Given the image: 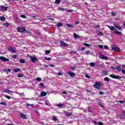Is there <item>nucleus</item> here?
I'll return each instance as SVG.
<instances>
[{
    "mask_svg": "<svg viewBox=\"0 0 125 125\" xmlns=\"http://www.w3.org/2000/svg\"><path fill=\"white\" fill-rule=\"evenodd\" d=\"M74 37L75 39H78L79 38L78 34L76 33H74Z\"/></svg>",
    "mask_w": 125,
    "mask_h": 125,
    "instance_id": "e433bc0d",
    "label": "nucleus"
},
{
    "mask_svg": "<svg viewBox=\"0 0 125 125\" xmlns=\"http://www.w3.org/2000/svg\"><path fill=\"white\" fill-rule=\"evenodd\" d=\"M17 30L19 33H24V32H25L26 31V27L24 26L22 27H18Z\"/></svg>",
    "mask_w": 125,
    "mask_h": 125,
    "instance_id": "f03ea898",
    "label": "nucleus"
},
{
    "mask_svg": "<svg viewBox=\"0 0 125 125\" xmlns=\"http://www.w3.org/2000/svg\"><path fill=\"white\" fill-rule=\"evenodd\" d=\"M109 77H111V78H112V79H116V80H120L122 78V77H120L118 75H116L115 74L114 75H110Z\"/></svg>",
    "mask_w": 125,
    "mask_h": 125,
    "instance_id": "39448f33",
    "label": "nucleus"
},
{
    "mask_svg": "<svg viewBox=\"0 0 125 125\" xmlns=\"http://www.w3.org/2000/svg\"><path fill=\"white\" fill-rule=\"evenodd\" d=\"M107 26L109 29H110V31H115V27H114L113 26L107 25Z\"/></svg>",
    "mask_w": 125,
    "mask_h": 125,
    "instance_id": "dca6fc26",
    "label": "nucleus"
},
{
    "mask_svg": "<svg viewBox=\"0 0 125 125\" xmlns=\"http://www.w3.org/2000/svg\"><path fill=\"white\" fill-rule=\"evenodd\" d=\"M117 102L118 103H121V104H124V103H125V101H118Z\"/></svg>",
    "mask_w": 125,
    "mask_h": 125,
    "instance_id": "c9c22d12",
    "label": "nucleus"
},
{
    "mask_svg": "<svg viewBox=\"0 0 125 125\" xmlns=\"http://www.w3.org/2000/svg\"><path fill=\"white\" fill-rule=\"evenodd\" d=\"M85 77L87 78V79H90V77L87 74L85 75Z\"/></svg>",
    "mask_w": 125,
    "mask_h": 125,
    "instance_id": "052dcab7",
    "label": "nucleus"
},
{
    "mask_svg": "<svg viewBox=\"0 0 125 125\" xmlns=\"http://www.w3.org/2000/svg\"><path fill=\"white\" fill-rule=\"evenodd\" d=\"M21 18L25 19L26 18V16L25 15H21Z\"/></svg>",
    "mask_w": 125,
    "mask_h": 125,
    "instance_id": "6e6d98bb",
    "label": "nucleus"
},
{
    "mask_svg": "<svg viewBox=\"0 0 125 125\" xmlns=\"http://www.w3.org/2000/svg\"><path fill=\"white\" fill-rule=\"evenodd\" d=\"M57 26L58 27H62V26H63V24H62V23L59 22V23H58Z\"/></svg>",
    "mask_w": 125,
    "mask_h": 125,
    "instance_id": "c756f323",
    "label": "nucleus"
},
{
    "mask_svg": "<svg viewBox=\"0 0 125 125\" xmlns=\"http://www.w3.org/2000/svg\"><path fill=\"white\" fill-rule=\"evenodd\" d=\"M103 74L104 75V76H107L108 75V72H107V71H103Z\"/></svg>",
    "mask_w": 125,
    "mask_h": 125,
    "instance_id": "5701e85b",
    "label": "nucleus"
},
{
    "mask_svg": "<svg viewBox=\"0 0 125 125\" xmlns=\"http://www.w3.org/2000/svg\"><path fill=\"white\" fill-rule=\"evenodd\" d=\"M116 70L118 71V72H121L122 71V67L119 65H116Z\"/></svg>",
    "mask_w": 125,
    "mask_h": 125,
    "instance_id": "ddd939ff",
    "label": "nucleus"
},
{
    "mask_svg": "<svg viewBox=\"0 0 125 125\" xmlns=\"http://www.w3.org/2000/svg\"><path fill=\"white\" fill-rule=\"evenodd\" d=\"M85 50V48L83 47L79 50V51H83V50Z\"/></svg>",
    "mask_w": 125,
    "mask_h": 125,
    "instance_id": "ea45409f",
    "label": "nucleus"
},
{
    "mask_svg": "<svg viewBox=\"0 0 125 125\" xmlns=\"http://www.w3.org/2000/svg\"><path fill=\"white\" fill-rule=\"evenodd\" d=\"M19 71H21V69L19 68H16L14 69V72H15V73H18Z\"/></svg>",
    "mask_w": 125,
    "mask_h": 125,
    "instance_id": "aec40b11",
    "label": "nucleus"
},
{
    "mask_svg": "<svg viewBox=\"0 0 125 125\" xmlns=\"http://www.w3.org/2000/svg\"><path fill=\"white\" fill-rule=\"evenodd\" d=\"M44 59H45V60H47V61H49V60H50V58L44 57Z\"/></svg>",
    "mask_w": 125,
    "mask_h": 125,
    "instance_id": "3c124183",
    "label": "nucleus"
},
{
    "mask_svg": "<svg viewBox=\"0 0 125 125\" xmlns=\"http://www.w3.org/2000/svg\"><path fill=\"white\" fill-rule=\"evenodd\" d=\"M45 105H49V106H51V104H48V103H45Z\"/></svg>",
    "mask_w": 125,
    "mask_h": 125,
    "instance_id": "0e129e2a",
    "label": "nucleus"
},
{
    "mask_svg": "<svg viewBox=\"0 0 125 125\" xmlns=\"http://www.w3.org/2000/svg\"><path fill=\"white\" fill-rule=\"evenodd\" d=\"M70 52L71 53V54H76V52L75 50H72L70 51Z\"/></svg>",
    "mask_w": 125,
    "mask_h": 125,
    "instance_id": "4c0bfd02",
    "label": "nucleus"
},
{
    "mask_svg": "<svg viewBox=\"0 0 125 125\" xmlns=\"http://www.w3.org/2000/svg\"><path fill=\"white\" fill-rule=\"evenodd\" d=\"M4 91L6 92V93H8L9 94H10V93H13V91H10L8 89L4 90Z\"/></svg>",
    "mask_w": 125,
    "mask_h": 125,
    "instance_id": "f3484780",
    "label": "nucleus"
},
{
    "mask_svg": "<svg viewBox=\"0 0 125 125\" xmlns=\"http://www.w3.org/2000/svg\"><path fill=\"white\" fill-rule=\"evenodd\" d=\"M111 69H113V70H116L117 66L115 67L114 66H111Z\"/></svg>",
    "mask_w": 125,
    "mask_h": 125,
    "instance_id": "09e8293b",
    "label": "nucleus"
},
{
    "mask_svg": "<svg viewBox=\"0 0 125 125\" xmlns=\"http://www.w3.org/2000/svg\"><path fill=\"white\" fill-rule=\"evenodd\" d=\"M60 0H56L55 1V3H56V4H59V3H60Z\"/></svg>",
    "mask_w": 125,
    "mask_h": 125,
    "instance_id": "72a5a7b5",
    "label": "nucleus"
},
{
    "mask_svg": "<svg viewBox=\"0 0 125 125\" xmlns=\"http://www.w3.org/2000/svg\"><path fill=\"white\" fill-rule=\"evenodd\" d=\"M99 47L100 48H103V45H99Z\"/></svg>",
    "mask_w": 125,
    "mask_h": 125,
    "instance_id": "69168bd1",
    "label": "nucleus"
},
{
    "mask_svg": "<svg viewBox=\"0 0 125 125\" xmlns=\"http://www.w3.org/2000/svg\"><path fill=\"white\" fill-rule=\"evenodd\" d=\"M66 26H67V27H70L71 28H73V25L71 24H67Z\"/></svg>",
    "mask_w": 125,
    "mask_h": 125,
    "instance_id": "4d7b16f0",
    "label": "nucleus"
},
{
    "mask_svg": "<svg viewBox=\"0 0 125 125\" xmlns=\"http://www.w3.org/2000/svg\"><path fill=\"white\" fill-rule=\"evenodd\" d=\"M30 60L31 62L35 63V62H37V61H38V59L35 57L30 56Z\"/></svg>",
    "mask_w": 125,
    "mask_h": 125,
    "instance_id": "423d86ee",
    "label": "nucleus"
},
{
    "mask_svg": "<svg viewBox=\"0 0 125 125\" xmlns=\"http://www.w3.org/2000/svg\"><path fill=\"white\" fill-rule=\"evenodd\" d=\"M20 116H21V119H27V116H26V115H25L23 113H21Z\"/></svg>",
    "mask_w": 125,
    "mask_h": 125,
    "instance_id": "2eb2a0df",
    "label": "nucleus"
},
{
    "mask_svg": "<svg viewBox=\"0 0 125 125\" xmlns=\"http://www.w3.org/2000/svg\"><path fill=\"white\" fill-rule=\"evenodd\" d=\"M90 66H91V67H94L95 66V63L94 62H90Z\"/></svg>",
    "mask_w": 125,
    "mask_h": 125,
    "instance_id": "473e14b6",
    "label": "nucleus"
},
{
    "mask_svg": "<svg viewBox=\"0 0 125 125\" xmlns=\"http://www.w3.org/2000/svg\"><path fill=\"white\" fill-rule=\"evenodd\" d=\"M53 121H57V118L56 117H53Z\"/></svg>",
    "mask_w": 125,
    "mask_h": 125,
    "instance_id": "13d9d810",
    "label": "nucleus"
},
{
    "mask_svg": "<svg viewBox=\"0 0 125 125\" xmlns=\"http://www.w3.org/2000/svg\"><path fill=\"white\" fill-rule=\"evenodd\" d=\"M8 50H9V51H11V52H12V53H15V52H16L15 49L12 48L11 46L8 47Z\"/></svg>",
    "mask_w": 125,
    "mask_h": 125,
    "instance_id": "0eeeda50",
    "label": "nucleus"
},
{
    "mask_svg": "<svg viewBox=\"0 0 125 125\" xmlns=\"http://www.w3.org/2000/svg\"><path fill=\"white\" fill-rule=\"evenodd\" d=\"M49 67H52L55 66L54 64H49Z\"/></svg>",
    "mask_w": 125,
    "mask_h": 125,
    "instance_id": "680f3d73",
    "label": "nucleus"
},
{
    "mask_svg": "<svg viewBox=\"0 0 125 125\" xmlns=\"http://www.w3.org/2000/svg\"><path fill=\"white\" fill-rule=\"evenodd\" d=\"M94 87L97 89H101V83L99 82H96L95 84L94 85Z\"/></svg>",
    "mask_w": 125,
    "mask_h": 125,
    "instance_id": "f257e3e1",
    "label": "nucleus"
},
{
    "mask_svg": "<svg viewBox=\"0 0 125 125\" xmlns=\"http://www.w3.org/2000/svg\"><path fill=\"white\" fill-rule=\"evenodd\" d=\"M114 25L115 28H116V29H119V30H122V27L120 26V25L117 24H114Z\"/></svg>",
    "mask_w": 125,
    "mask_h": 125,
    "instance_id": "4468645a",
    "label": "nucleus"
},
{
    "mask_svg": "<svg viewBox=\"0 0 125 125\" xmlns=\"http://www.w3.org/2000/svg\"><path fill=\"white\" fill-rule=\"evenodd\" d=\"M25 33L27 34V35H32V33H31V32L27 31V29H25Z\"/></svg>",
    "mask_w": 125,
    "mask_h": 125,
    "instance_id": "7c9ffc66",
    "label": "nucleus"
},
{
    "mask_svg": "<svg viewBox=\"0 0 125 125\" xmlns=\"http://www.w3.org/2000/svg\"><path fill=\"white\" fill-rule=\"evenodd\" d=\"M45 54H49V53H50V50H45Z\"/></svg>",
    "mask_w": 125,
    "mask_h": 125,
    "instance_id": "a18cd8bd",
    "label": "nucleus"
},
{
    "mask_svg": "<svg viewBox=\"0 0 125 125\" xmlns=\"http://www.w3.org/2000/svg\"><path fill=\"white\" fill-rule=\"evenodd\" d=\"M4 71L5 72H11V69H9L8 70H6V69H4Z\"/></svg>",
    "mask_w": 125,
    "mask_h": 125,
    "instance_id": "8fccbe9b",
    "label": "nucleus"
},
{
    "mask_svg": "<svg viewBox=\"0 0 125 125\" xmlns=\"http://www.w3.org/2000/svg\"><path fill=\"white\" fill-rule=\"evenodd\" d=\"M12 57L14 58V59H16L17 58V55H14Z\"/></svg>",
    "mask_w": 125,
    "mask_h": 125,
    "instance_id": "603ef678",
    "label": "nucleus"
},
{
    "mask_svg": "<svg viewBox=\"0 0 125 125\" xmlns=\"http://www.w3.org/2000/svg\"><path fill=\"white\" fill-rule=\"evenodd\" d=\"M122 72L123 74H124V75H125V71L124 69L122 70Z\"/></svg>",
    "mask_w": 125,
    "mask_h": 125,
    "instance_id": "774afa93",
    "label": "nucleus"
},
{
    "mask_svg": "<svg viewBox=\"0 0 125 125\" xmlns=\"http://www.w3.org/2000/svg\"><path fill=\"white\" fill-rule=\"evenodd\" d=\"M60 42L61 46L65 47L69 46V45L66 43L65 42H64V41H61Z\"/></svg>",
    "mask_w": 125,
    "mask_h": 125,
    "instance_id": "6e6552de",
    "label": "nucleus"
},
{
    "mask_svg": "<svg viewBox=\"0 0 125 125\" xmlns=\"http://www.w3.org/2000/svg\"><path fill=\"white\" fill-rule=\"evenodd\" d=\"M67 11H68V12H74V10L72 9L67 10Z\"/></svg>",
    "mask_w": 125,
    "mask_h": 125,
    "instance_id": "bf43d9fd",
    "label": "nucleus"
},
{
    "mask_svg": "<svg viewBox=\"0 0 125 125\" xmlns=\"http://www.w3.org/2000/svg\"><path fill=\"white\" fill-rule=\"evenodd\" d=\"M72 115V112L69 113V112H65V116L67 117H70Z\"/></svg>",
    "mask_w": 125,
    "mask_h": 125,
    "instance_id": "6ab92c4d",
    "label": "nucleus"
},
{
    "mask_svg": "<svg viewBox=\"0 0 125 125\" xmlns=\"http://www.w3.org/2000/svg\"><path fill=\"white\" fill-rule=\"evenodd\" d=\"M20 62L22 64H24L25 63V60L23 59H21V60L20 61Z\"/></svg>",
    "mask_w": 125,
    "mask_h": 125,
    "instance_id": "a878e982",
    "label": "nucleus"
},
{
    "mask_svg": "<svg viewBox=\"0 0 125 125\" xmlns=\"http://www.w3.org/2000/svg\"><path fill=\"white\" fill-rule=\"evenodd\" d=\"M47 94V93L46 92L42 91L41 93V97H43L45 96Z\"/></svg>",
    "mask_w": 125,
    "mask_h": 125,
    "instance_id": "9b49d317",
    "label": "nucleus"
},
{
    "mask_svg": "<svg viewBox=\"0 0 125 125\" xmlns=\"http://www.w3.org/2000/svg\"><path fill=\"white\" fill-rule=\"evenodd\" d=\"M19 95H20V96H25V94H24V93H18Z\"/></svg>",
    "mask_w": 125,
    "mask_h": 125,
    "instance_id": "a19ab883",
    "label": "nucleus"
},
{
    "mask_svg": "<svg viewBox=\"0 0 125 125\" xmlns=\"http://www.w3.org/2000/svg\"><path fill=\"white\" fill-rule=\"evenodd\" d=\"M114 33L116 34V35H122V32L120 31H118L116 30H115Z\"/></svg>",
    "mask_w": 125,
    "mask_h": 125,
    "instance_id": "412c9836",
    "label": "nucleus"
},
{
    "mask_svg": "<svg viewBox=\"0 0 125 125\" xmlns=\"http://www.w3.org/2000/svg\"><path fill=\"white\" fill-rule=\"evenodd\" d=\"M0 20L1 21H5V17H0Z\"/></svg>",
    "mask_w": 125,
    "mask_h": 125,
    "instance_id": "393cba45",
    "label": "nucleus"
},
{
    "mask_svg": "<svg viewBox=\"0 0 125 125\" xmlns=\"http://www.w3.org/2000/svg\"><path fill=\"white\" fill-rule=\"evenodd\" d=\"M62 94H67V93L66 92V91H63L62 92Z\"/></svg>",
    "mask_w": 125,
    "mask_h": 125,
    "instance_id": "338daca9",
    "label": "nucleus"
},
{
    "mask_svg": "<svg viewBox=\"0 0 125 125\" xmlns=\"http://www.w3.org/2000/svg\"><path fill=\"white\" fill-rule=\"evenodd\" d=\"M59 10H62V11H64L65 9L62 8H58Z\"/></svg>",
    "mask_w": 125,
    "mask_h": 125,
    "instance_id": "864d4df0",
    "label": "nucleus"
},
{
    "mask_svg": "<svg viewBox=\"0 0 125 125\" xmlns=\"http://www.w3.org/2000/svg\"><path fill=\"white\" fill-rule=\"evenodd\" d=\"M57 107H59V108L62 107V106H64V104H57Z\"/></svg>",
    "mask_w": 125,
    "mask_h": 125,
    "instance_id": "b1692460",
    "label": "nucleus"
},
{
    "mask_svg": "<svg viewBox=\"0 0 125 125\" xmlns=\"http://www.w3.org/2000/svg\"><path fill=\"white\" fill-rule=\"evenodd\" d=\"M0 7L1 9L2 10H5V11H6L8 8V7H5L4 6H0Z\"/></svg>",
    "mask_w": 125,
    "mask_h": 125,
    "instance_id": "f8f14e48",
    "label": "nucleus"
},
{
    "mask_svg": "<svg viewBox=\"0 0 125 125\" xmlns=\"http://www.w3.org/2000/svg\"><path fill=\"white\" fill-rule=\"evenodd\" d=\"M100 57L101 59H103V60H108V57L103 55H100Z\"/></svg>",
    "mask_w": 125,
    "mask_h": 125,
    "instance_id": "1a4fd4ad",
    "label": "nucleus"
},
{
    "mask_svg": "<svg viewBox=\"0 0 125 125\" xmlns=\"http://www.w3.org/2000/svg\"><path fill=\"white\" fill-rule=\"evenodd\" d=\"M104 81L105 82H110V79H109V78H108V77H105V78H104Z\"/></svg>",
    "mask_w": 125,
    "mask_h": 125,
    "instance_id": "bb28decb",
    "label": "nucleus"
},
{
    "mask_svg": "<svg viewBox=\"0 0 125 125\" xmlns=\"http://www.w3.org/2000/svg\"><path fill=\"white\" fill-rule=\"evenodd\" d=\"M27 107H30V106H31V107H34V104H26Z\"/></svg>",
    "mask_w": 125,
    "mask_h": 125,
    "instance_id": "de8ad7c7",
    "label": "nucleus"
},
{
    "mask_svg": "<svg viewBox=\"0 0 125 125\" xmlns=\"http://www.w3.org/2000/svg\"><path fill=\"white\" fill-rule=\"evenodd\" d=\"M0 105H2L3 106H5L6 105V103L3 102V103H0Z\"/></svg>",
    "mask_w": 125,
    "mask_h": 125,
    "instance_id": "c03bdc74",
    "label": "nucleus"
},
{
    "mask_svg": "<svg viewBox=\"0 0 125 125\" xmlns=\"http://www.w3.org/2000/svg\"><path fill=\"white\" fill-rule=\"evenodd\" d=\"M36 80L37 81V82H41V81H42V78L39 77V78H37L36 79Z\"/></svg>",
    "mask_w": 125,
    "mask_h": 125,
    "instance_id": "58836bf2",
    "label": "nucleus"
},
{
    "mask_svg": "<svg viewBox=\"0 0 125 125\" xmlns=\"http://www.w3.org/2000/svg\"><path fill=\"white\" fill-rule=\"evenodd\" d=\"M98 35L99 36H103V33H102L101 31H98Z\"/></svg>",
    "mask_w": 125,
    "mask_h": 125,
    "instance_id": "f704fd0d",
    "label": "nucleus"
},
{
    "mask_svg": "<svg viewBox=\"0 0 125 125\" xmlns=\"http://www.w3.org/2000/svg\"><path fill=\"white\" fill-rule=\"evenodd\" d=\"M83 45H84V46H87V47H89L91 46L90 44L86 43H84Z\"/></svg>",
    "mask_w": 125,
    "mask_h": 125,
    "instance_id": "cd10ccee",
    "label": "nucleus"
},
{
    "mask_svg": "<svg viewBox=\"0 0 125 125\" xmlns=\"http://www.w3.org/2000/svg\"><path fill=\"white\" fill-rule=\"evenodd\" d=\"M111 15H112V16H116V15H117V13H116V12H112L111 13Z\"/></svg>",
    "mask_w": 125,
    "mask_h": 125,
    "instance_id": "49530a36",
    "label": "nucleus"
},
{
    "mask_svg": "<svg viewBox=\"0 0 125 125\" xmlns=\"http://www.w3.org/2000/svg\"><path fill=\"white\" fill-rule=\"evenodd\" d=\"M39 85L40 87H44V84L43 83H40Z\"/></svg>",
    "mask_w": 125,
    "mask_h": 125,
    "instance_id": "2f4dec72",
    "label": "nucleus"
},
{
    "mask_svg": "<svg viewBox=\"0 0 125 125\" xmlns=\"http://www.w3.org/2000/svg\"><path fill=\"white\" fill-rule=\"evenodd\" d=\"M85 54L86 55H89V54H91V52L90 51H85Z\"/></svg>",
    "mask_w": 125,
    "mask_h": 125,
    "instance_id": "4be33fe9",
    "label": "nucleus"
},
{
    "mask_svg": "<svg viewBox=\"0 0 125 125\" xmlns=\"http://www.w3.org/2000/svg\"><path fill=\"white\" fill-rule=\"evenodd\" d=\"M68 73L70 77H75V73H74L72 72H70V71L68 72Z\"/></svg>",
    "mask_w": 125,
    "mask_h": 125,
    "instance_id": "a211bd4d",
    "label": "nucleus"
},
{
    "mask_svg": "<svg viewBox=\"0 0 125 125\" xmlns=\"http://www.w3.org/2000/svg\"><path fill=\"white\" fill-rule=\"evenodd\" d=\"M5 98H7L8 100L11 99V97L9 96H7V95H5Z\"/></svg>",
    "mask_w": 125,
    "mask_h": 125,
    "instance_id": "37998d69",
    "label": "nucleus"
},
{
    "mask_svg": "<svg viewBox=\"0 0 125 125\" xmlns=\"http://www.w3.org/2000/svg\"><path fill=\"white\" fill-rule=\"evenodd\" d=\"M0 60H1V61H3V62H9V59L5 58V57H3V56L0 57Z\"/></svg>",
    "mask_w": 125,
    "mask_h": 125,
    "instance_id": "20e7f679",
    "label": "nucleus"
},
{
    "mask_svg": "<svg viewBox=\"0 0 125 125\" xmlns=\"http://www.w3.org/2000/svg\"><path fill=\"white\" fill-rule=\"evenodd\" d=\"M125 118V112L123 111L122 114L120 115V119H124Z\"/></svg>",
    "mask_w": 125,
    "mask_h": 125,
    "instance_id": "9d476101",
    "label": "nucleus"
},
{
    "mask_svg": "<svg viewBox=\"0 0 125 125\" xmlns=\"http://www.w3.org/2000/svg\"><path fill=\"white\" fill-rule=\"evenodd\" d=\"M58 76H62V74L61 72H58Z\"/></svg>",
    "mask_w": 125,
    "mask_h": 125,
    "instance_id": "e2e57ef3",
    "label": "nucleus"
},
{
    "mask_svg": "<svg viewBox=\"0 0 125 125\" xmlns=\"http://www.w3.org/2000/svg\"><path fill=\"white\" fill-rule=\"evenodd\" d=\"M3 25L4 26H5L6 27H7V26L9 25V23L8 22H6V23H3Z\"/></svg>",
    "mask_w": 125,
    "mask_h": 125,
    "instance_id": "79ce46f5",
    "label": "nucleus"
},
{
    "mask_svg": "<svg viewBox=\"0 0 125 125\" xmlns=\"http://www.w3.org/2000/svg\"><path fill=\"white\" fill-rule=\"evenodd\" d=\"M112 50H113L114 51H121V49L119 47H117V46L113 45L111 47Z\"/></svg>",
    "mask_w": 125,
    "mask_h": 125,
    "instance_id": "7ed1b4c3",
    "label": "nucleus"
},
{
    "mask_svg": "<svg viewBox=\"0 0 125 125\" xmlns=\"http://www.w3.org/2000/svg\"><path fill=\"white\" fill-rule=\"evenodd\" d=\"M104 49H108V48H109V47H108L107 45H104Z\"/></svg>",
    "mask_w": 125,
    "mask_h": 125,
    "instance_id": "5fc2aeb1",
    "label": "nucleus"
},
{
    "mask_svg": "<svg viewBox=\"0 0 125 125\" xmlns=\"http://www.w3.org/2000/svg\"><path fill=\"white\" fill-rule=\"evenodd\" d=\"M23 77H24V75L23 74H22L19 73L18 75V78H23Z\"/></svg>",
    "mask_w": 125,
    "mask_h": 125,
    "instance_id": "c85d7f7f",
    "label": "nucleus"
}]
</instances>
